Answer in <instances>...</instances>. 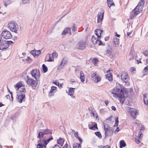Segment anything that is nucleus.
<instances>
[{"label": "nucleus", "mask_w": 148, "mask_h": 148, "mask_svg": "<svg viewBox=\"0 0 148 148\" xmlns=\"http://www.w3.org/2000/svg\"><path fill=\"white\" fill-rule=\"evenodd\" d=\"M113 90L115 92H118V93H115L112 92V93L114 95L115 97L119 98L120 102L123 103L125 100V96L124 94L125 92L124 87L121 88V86L119 84L118 85L116 86Z\"/></svg>", "instance_id": "obj_1"}, {"label": "nucleus", "mask_w": 148, "mask_h": 148, "mask_svg": "<svg viewBox=\"0 0 148 148\" xmlns=\"http://www.w3.org/2000/svg\"><path fill=\"white\" fill-rule=\"evenodd\" d=\"M145 1L140 0L137 6L131 11L130 13V18L133 19L143 10V6L144 5Z\"/></svg>", "instance_id": "obj_2"}, {"label": "nucleus", "mask_w": 148, "mask_h": 148, "mask_svg": "<svg viewBox=\"0 0 148 148\" xmlns=\"http://www.w3.org/2000/svg\"><path fill=\"white\" fill-rule=\"evenodd\" d=\"M121 79L123 82L125 83L127 85H129L130 80L128 74L125 72H122L121 74Z\"/></svg>", "instance_id": "obj_3"}, {"label": "nucleus", "mask_w": 148, "mask_h": 148, "mask_svg": "<svg viewBox=\"0 0 148 148\" xmlns=\"http://www.w3.org/2000/svg\"><path fill=\"white\" fill-rule=\"evenodd\" d=\"M8 27L11 31L17 33V31L18 28V26L14 22L11 21L9 22L8 24Z\"/></svg>", "instance_id": "obj_4"}, {"label": "nucleus", "mask_w": 148, "mask_h": 148, "mask_svg": "<svg viewBox=\"0 0 148 148\" xmlns=\"http://www.w3.org/2000/svg\"><path fill=\"white\" fill-rule=\"evenodd\" d=\"M27 80L26 81L27 84L29 86H32L33 88L35 89L38 84V82L29 78V76L27 77Z\"/></svg>", "instance_id": "obj_5"}, {"label": "nucleus", "mask_w": 148, "mask_h": 148, "mask_svg": "<svg viewBox=\"0 0 148 148\" xmlns=\"http://www.w3.org/2000/svg\"><path fill=\"white\" fill-rule=\"evenodd\" d=\"M32 76L34 77L37 81H39L40 77V73L38 69H33L30 72Z\"/></svg>", "instance_id": "obj_6"}, {"label": "nucleus", "mask_w": 148, "mask_h": 148, "mask_svg": "<svg viewBox=\"0 0 148 148\" xmlns=\"http://www.w3.org/2000/svg\"><path fill=\"white\" fill-rule=\"evenodd\" d=\"M87 45V43L86 41L80 40L78 42L77 47L78 49L82 50L85 48Z\"/></svg>", "instance_id": "obj_7"}, {"label": "nucleus", "mask_w": 148, "mask_h": 148, "mask_svg": "<svg viewBox=\"0 0 148 148\" xmlns=\"http://www.w3.org/2000/svg\"><path fill=\"white\" fill-rule=\"evenodd\" d=\"M2 36L5 39H8L12 38V35L10 32L6 30L3 31L1 33Z\"/></svg>", "instance_id": "obj_8"}, {"label": "nucleus", "mask_w": 148, "mask_h": 148, "mask_svg": "<svg viewBox=\"0 0 148 148\" xmlns=\"http://www.w3.org/2000/svg\"><path fill=\"white\" fill-rule=\"evenodd\" d=\"M91 77L93 81L96 83L100 82L101 79L100 77L97 75L95 73H93L92 74Z\"/></svg>", "instance_id": "obj_9"}, {"label": "nucleus", "mask_w": 148, "mask_h": 148, "mask_svg": "<svg viewBox=\"0 0 148 148\" xmlns=\"http://www.w3.org/2000/svg\"><path fill=\"white\" fill-rule=\"evenodd\" d=\"M6 40H2L0 42V50H3L8 48V45L6 43Z\"/></svg>", "instance_id": "obj_10"}, {"label": "nucleus", "mask_w": 148, "mask_h": 148, "mask_svg": "<svg viewBox=\"0 0 148 148\" xmlns=\"http://www.w3.org/2000/svg\"><path fill=\"white\" fill-rule=\"evenodd\" d=\"M25 97V94H22L21 93H18L17 95L16 98L17 101L20 103H22L23 99Z\"/></svg>", "instance_id": "obj_11"}, {"label": "nucleus", "mask_w": 148, "mask_h": 148, "mask_svg": "<svg viewBox=\"0 0 148 148\" xmlns=\"http://www.w3.org/2000/svg\"><path fill=\"white\" fill-rule=\"evenodd\" d=\"M104 12H99L97 14V22L101 23L102 21L104 16Z\"/></svg>", "instance_id": "obj_12"}, {"label": "nucleus", "mask_w": 148, "mask_h": 148, "mask_svg": "<svg viewBox=\"0 0 148 148\" xmlns=\"http://www.w3.org/2000/svg\"><path fill=\"white\" fill-rule=\"evenodd\" d=\"M67 63V61L64 58H63L62 60V61L59 65V66L58 67L57 69H62L65 65Z\"/></svg>", "instance_id": "obj_13"}, {"label": "nucleus", "mask_w": 148, "mask_h": 148, "mask_svg": "<svg viewBox=\"0 0 148 148\" xmlns=\"http://www.w3.org/2000/svg\"><path fill=\"white\" fill-rule=\"evenodd\" d=\"M56 87L54 86H52L51 87V88L49 94V96L50 97L53 96L54 94L56 91Z\"/></svg>", "instance_id": "obj_14"}, {"label": "nucleus", "mask_w": 148, "mask_h": 148, "mask_svg": "<svg viewBox=\"0 0 148 148\" xmlns=\"http://www.w3.org/2000/svg\"><path fill=\"white\" fill-rule=\"evenodd\" d=\"M113 132V130L112 128H111L108 130L106 131L105 132V134L106 136H110L112 135Z\"/></svg>", "instance_id": "obj_15"}, {"label": "nucleus", "mask_w": 148, "mask_h": 148, "mask_svg": "<svg viewBox=\"0 0 148 148\" xmlns=\"http://www.w3.org/2000/svg\"><path fill=\"white\" fill-rule=\"evenodd\" d=\"M102 32L103 31L100 29H97L95 30V34L97 36L98 38H101V35Z\"/></svg>", "instance_id": "obj_16"}, {"label": "nucleus", "mask_w": 148, "mask_h": 148, "mask_svg": "<svg viewBox=\"0 0 148 148\" xmlns=\"http://www.w3.org/2000/svg\"><path fill=\"white\" fill-rule=\"evenodd\" d=\"M90 115L91 116L92 115L95 118V117L96 119L97 120L99 119L97 112L95 110H94L91 111L90 112Z\"/></svg>", "instance_id": "obj_17"}, {"label": "nucleus", "mask_w": 148, "mask_h": 148, "mask_svg": "<svg viewBox=\"0 0 148 148\" xmlns=\"http://www.w3.org/2000/svg\"><path fill=\"white\" fill-rule=\"evenodd\" d=\"M23 84L22 82H18L17 83L16 85L14 86V87L16 89V90H18L19 88H21V86H23Z\"/></svg>", "instance_id": "obj_18"}, {"label": "nucleus", "mask_w": 148, "mask_h": 148, "mask_svg": "<svg viewBox=\"0 0 148 148\" xmlns=\"http://www.w3.org/2000/svg\"><path fill=\"white\" fill-rule=\"evenodd\" d=\"M71 29V28H69V27H67L65 28L64 29L62 32V34H66L69 33V32H70L69 34H71V32L70 30Z\"/></svg>", "instance_id": "obj_19"}, {"label": "nucleus", "mask_w": 148, "mask_h": 148, "mask_svg": "<svg viewBox=\"0 0 148 148\" xmlns=\"http://www.w3.org/2000/svg\"><path fill=\"white\" fill-rule=\"evenodd\" d=\"M53 139V138L52 136L51 135H50V137L48 138L47 139L45 140L44 139V144L45 145H46L50 141Z\"/></svg>", "instance_id": "obj_20"}, {"label": "nucleus", "mask_w": 148, "mask_h": 148, "mask_svg": "<svg viewBox=\"0 0 148 148\" xmlns=\"http://www.w3.org/2000/svg\"><path fill=\"white\" fill-rule=\"evenodd\" d=\"M64 141V140L63 139L60 138L57 140V143L62 146L63 145Z\"/></svg>", "instance_id": "obj_21"}, {"label": "nucleus", "mask_w": 148, "mask_h": 148, "mask_svg": "<svg viewBox=\"0 0 148 148\" xmlns=\"http://www.w3.org/2000/svg\"><path fill=\"white\" fill-rule=\"evenodd\" d=\"M80 79L81 80L82 82H84L85 80V77H84V74L82 71H81L80 72Z\"/></svg>", "instance_id": "obj_22"}, {"label": "nucleus", "mask_w": 148, "mask_h": 148, "mask_svg": "<svg viewBox=\"0 0 148 148\" xmlns=\"http://www.w3.org/2000/svg\"><path fill=\"white\" fill-rule=\"evenodd\" d=\"M120 148H122L123 147H125L126 146V144L125 141L123 140H121L120 141Z\"/></svg>", "instance_id": "obj_23"}, {"label": "nucleus", "mask_w": 148, "mask_h": 148, "mask_svg": "<svg viewBox=\"0 0 148 148\" xmlns=\"http://www.w3.org/2000/svg\"><path fill=\"white\" fill-rule=\"evenodd\" d=\"M106 78H107L109 81H111L112 80V74L111 73H109L106 75Z\"/></svg>", "instance_id": "obj_24"}, {"label": "nucleus", "mask_w": 148, "mask_h": 148, "mask_svg": "<svg viewBox=\"0 0 148 148\" xmlns=\"http://www.w3.org/2000/svg\"><path fill=\"white\" fill-rule=\"evenodd\" d=\"M98 40L96 38V37H95L94 36H92V41L94 44H96Z\"/></svg>", "instance_id": "obj_25"}, {"label": "nucleus", "mask_w": 148, "mask_h": 148, "mask_svg": "<svg viewBox=\"0 0 148 148\" xmlns=\"http://www.w3.org/2000/svg\"><path fill=\"white\" fill-rule=\"evenodd\" d=\"M20 92L19 93H21L22 94H25V93L26 92V90L24 87L21 88L19 89Z\"/></svg>", "instance_id": "obj_26"}, {"label": "nucleus", "mask_w": 148, "mask_h": 148, "mask_svg": "<svg viewBox=\"0 0 148 148\" xmlns=\"http://www.w3.org/2000/svg\"><path fill=\"white\" fill-rule=\"evenodd\" d=\"M112 51V49L110 46H108L106 52V54H110Z\"/></svg>", "instance_id": "obj_27"}, {"label": "nucleus", "mask_w": 148, "mask_h": 148, "mask_svg": "<svg viewBox=\"0 0 148 148\" xmlns=\"http://www.w3.org/2000/svg\"><path fill=\"white\" fill-rule=\"evenodd\" d=\"M12 2L9 0H5L4 2V5L5 7H7V5L11 4Z\"/></svg>", "instance_id": "obj_28"}, {"label": "nucleus", "mask_w": 148, "mask_h": 148, "mask_svg": "<svg viewBox=\"0 0 148 148\" xmlns=\"http://www.w3.org/2000/svg\"><path fill=\"white\" fill-rule=\"evenodd\" d=\"M40 143H38L37 145V148H46V145H45V146H44L42 145V143H41L40 140Z\"/></svg>", "instance_id": "obj_29"}, {"label": "nucleus", "mask_w": 148, "mask_h": 148, "mask_svg": "<svg viewBox=\"0 0 148 148\" xmlns=\"http://www.w3.org/2000/svg\"><path fill=\"white\" fill-rule=\"evenodd\" d=\"M73 148H81V145L80 144H78L77 143H74L73 145Z\"/></svg>", "instance_id": "obj_30"}, {"label": "nucleus", "mask_w": 148, "mask_h": 148, "mask_svg": "<svg viewBox=\"0 0 148 148\" xmlns=\"http://www.w3.org/2000/svg\"><path fill=\"white\" fill-rule=\"evenodd\" d=\"M113 42L114 44L118 45L119 42V39L118 38H115L113 39Z\"/></svg>", "instance_id": "obj_31"}, {"label": "nucleus", "mask_w": 148, "mask_h": 148, "mask_svg": "<svg viewBox=\"0 0 148 148\" xmlns=\"http://www.w3.org/2000/svg\"><path fill=\"white\" fill-rule=\"evenodd\" d=\"M89 128L91 130H94L95 128L97 129V125L96 123H95L92 126H89Z\"/></svg>", "instance_id": "obj_32"}, {"label": "nucleus", "mask_w": 148, "mask_h": 148, "mask_svg": "<svg viewBox=\"0 0 148 148\" xmlns=\"http://www.w3.org/2000/svg\"><path fill=\"white\" fill-rule=\"evenodd\" d=\"M108 4V6L109 7H110L112 5H114V4L113 2V1L111 0H107Z\"/></svg>", "instance_id": "obj_33"}, {"label": "nucleus", "mask_w": 148, "mask_h": 148, "mask_svg": "<svg viewBox=\"0 0 148 148\" xmlns=\"http://www.w3.org/2000/svg\"><path fill=\"white\" fill-rule=\"evenodd\" d=\"M42 69L43 71L45 72H46L48 71V68L46 65L43 64L42 65Z\"/></svg>", "instance_id": "obj_34"}, {"label": "nucleus", "mask_w": 148, "mask_h": 148, "mask_svg": "<svg viewBox=\"0 0 148 148\" xmlns=\"http://www.w3.org/2000/svg\"><path fill=\"white\" fill-rule=\"evenodd\" d=\"M44 134H52V131L48 129H46L45 130L44 132Z\"/></svg>", "instance_id": "obj_35"}, {"label": "nucleus", "mask_w": 148, "mask_h": 148, "mask_svg": "<svg viewBox=\"0 0 148 148\" xmlns=\"http://www.w3.org/2000/svg\"><path fill=\"white\" fill-rule=\"evenodd\" d=\"M141 140L138 138V137H136L135 138L134 141L137 144H139L141 142Z\"/></svg>", "instance_id": "obj_36"}, {"label": "nucleus", "mask_w": 148, "mask_h": 148, "mask_svg": "<svg viewBox=\"0 0 148 148\" xmlns=\"http://www.w3.org/2000/svg\"><path fill=\"white\" fill-rule=\"evenodd\" d=\"M95 135L97 136L99 138H101L102 137L100 132H95Z\"/></svg>", "instance_id": "obj_37"}, {"label": "nucleus", "mask_w": 148, "mask_h": 148, "mask_svg": "<svg viewBox=\"0 0 148 148\" xmlns=\"http://www.w3.org/2000/svg\"><path fill=\"white\" fill-rule=\"evenodd\" d=\"M134 110H131V112H130V114L132 116L133 118L135 119L136 118V116L134 115Z\"/></svg>", "instance_id": "obj_38"}, {"label": "nucleus", "mask_w": 148, "mask_h": 148, "mask_svg": "<svg viewBox=\"0 0 148 148\" xmlns=\"http://www.w3.org/2000/svg\"><path fill=\"white\" fill-rule=\"evenodd\" d=\"M51 55L52 56V57L53 58H56L58 56V54L55 51H54L52 54H51Z\"/></svg>", "instance_id": "obj_39"}, {"label": "nucleus", "mask_w": 148, "mask_h": 148, "mask_svg": "<svg viewBox=\"0 0 148 148\" xmlns=\"http://www.w3.org/2000/svg\"><path fill=\"white\" fill-rule=\"evenodd\" d=\"M119 123V121H118V118L117 117L115 119V125H114V126H116L117 127Z\"/></svg>", "instance_id": "obj_40"}, {"label": "nucleus", "mask_w": 148, "mask_h": 148, "mask_svg": "<svg viewBox=\"0 0 148 148\" xmlns=\"http://www.w3.org/2000/svg\"><path fill=\"white\" fill-rule=\"evenodd\" d=\"M143 136V134L142 133H141L140 131L139 133L138 134V135L137 137H138V138H139L141 140H142V138Z\"/></svg>", "instance_id": "obj_41"}, {"label": "nucleus", "mask_w": 148, "mask_h": 148, "mask_svg": "<svg viewBox=\"0 0 148 148\" xmlns=\"http://www.w3.org/2000/svg\"><path fill=\"white\" fill-rule=\"evenodd\" d=\"M22 1L24 4L29 3L30 2V0H22Z\"/></svg>", "instance_id": "obj_42"}, {"label": "nucleus", "mask_w": 148, "mask_h": 148, "mask_svg": "<svg viewBox=\"0 0 148 148\" xmlns=\"http://www.w3.org/2000/svg\"><path fill=\"white\" fill-rule=\"evenodd\" d=\"M52 56L51 55V54H49V59L47 60L49 62H52V61L53 60V57H52Z\"/></svg>", "instance_id": "obj_43"}, {"label": "nucleus", "mask_w": 148, "mask_h": 148, "mask_svg": "<svg viewBox=\"0 0 148 148\" xmlns=\"http://www.w3.org/2000/svg\"><path fill=\"white\" fill-rule=\"evenodd\" d=\"M35 51L36 52L35 56H38L40 55L41 52L40 51Z\"/></svg>", "instance_id": "obj_44"}, {"label": "nucleus", "mask_w": 148, "mask_h": 148, "mask_svg": "<svg viewBox=\"0 0 148 148\" xmlns=\"http://www.w3.org/2000/svg\"><path fill=\"white\" fill-rule=\"evenodd\" d=\"M6 42H7L6 43H7V45H8V47H9V45L11 44L12 45L13 44V42L11 41H6Z\"/></svg>", "instance_id": "obj_45"}, {"label": "nucleus", "mask_w": 148, "mask_h": 148, "mask_svg": "<svg viewBox=\"0 0 148 148\" xmlns=\"http://www.w3.org/2000/svg\"><path fill=\"white\" fill-rule=\"evenodd\" d=\"M74 89L75 88H70L69 90V92L73 93L74 91Z\"/></svg>", "instance_id": "obj_46"}, {"label": "nucleus", "mask_w": 148, "mask_h": 148, "mask_svg": "<svg viewBox=\"0 0 148 148\" xmlns=\"http://www.w3.org/2000/svg\"><path fill=\"white\" fill-rule=\"evenodd\" d=\"M30 53L31 54L33 55L34 56H35L36 52L34 50H32L31 51Z\"/></svg>", "instance_id": "obj_47"}, {"label": "nucleus", "mask_w": 148, "mask_h": 148, "mask_svg": "<svg viewBox=\"0 0 148 148\" xmlns=\"http://www.w3.org/2000/svg\"><path fill=\"white\" fill-rule=\"evenodd\" d=\"M27 61V62H30V61L32 60V59L29 56H28L25 59Z\"/></svg>", "instance_id": "obj_48"}, {"label": "nucleus", "mask_w": 148, "mask_h": 148, "mask_svg": "<svg viewBox=\"0 0 148 148\" xmlns=\"http://www.w3.org/2000/svg\"><path fill=\"white\" fill-rule=\"evenodd\" d=\"M68 95H70L72 98H74L75 96H73V93L69 92V93H68Z\"/></svg>", "instance_id": "obj_49"}, {"label": "nucleus", "mask_w": 148, "mask_h": 148, "mask_svg": "<svg viewBox=\"0 0 148 148\" xmlns=\"http://www.w3.org/2000/svg\"><path fill=\"white\" fill-rule=\"evenodd\" d=\"M98 61L96 59H95L93 60V63L94 65H96Z\"/></svg>", "instance_id": "obj_50"}, {"label": "nucleus", "mask_w": 148, "mask_h": 148, "mask_svg": "<svg viewBox=\"0 0 148 148\" xmlns=\"http://www.w3.org/2000/svg\"><path fill=\"white\" fill-rule=\"evenodd\" d=\"M75 137L77 138H78V137H79L78 135V132H75Z\"/></svg>", "instance_id": "obj_51"}, {"label": "nucleus", "mask_w": 148, "mask_h": 148, "mask_svg": "<svg viewBox=\"0 0 148 148\" xmlns=\"http://www.w3.org/2000/svg\"><path fill=\"white\" fill-rule=\"evenodd\" d=\"M104 127L106 128H106H110L109 125L107 124H104Z\"/></svg>", "instance_id": "obj_52"}, {"label": "nucleus", "mask_w": 148, "mask_h": 148, "mask_svg": "<svg viewBox=\"0 0 148 148\" xmlns=\"http://www.w3.org/2000/svg\"><path fill=\"white\" fill-rule=\"evenodd\" d=\"M144 70L145 72H148V65L144 68Z\"/></svg>", "instance_id": "obj_53"}, {"label": "nucleus", "mask_w": 148, "mask_h": 148, "mask_svg": "<svg viewBox=\"0 0 148 148\" xmlns=\"http://www.w3.org/2000/svg\"><path fill=\"white\" fill-rule=\"evenodd\" d=\"M144 103L147 106H148V99L145 100H144Z\"/></svg>", "instance_id": "obj_54"}, {"label": "nucleus", "mask_w": 148, "mask_h": 148, "mask_svg": "<svg viewBox=\"0 0 148 148\" xmlns=\"http://www.w3.org/2000/svg\"><path fill=\"white\" fill-rule=\"evenodd\" d=\"M145 129V128L144 127V125H142L141 126L140 129V131H141V130H144Z\"/></svg>", "instance_id": "obj_55"}, {"label": "nucleus", "mask_w": 148, "mask_h": 148, "mask_svg": "<svg viewBox=\"0 0 148 148\" xmlns=\"http://www.w3.org/2000/svg\"><path fill=\"white\" fill-rule=\"evenodd\" d=\"M112 71V70L111 68H110L106 72L107 73H109L111 71Z\"/></svg>", "instance_id": "obj_56"}, {"label": "nucleus", "mask_w": 148, "mask_h": 148, "mask_svg": "<svg viewBox=\"0 0 148 148\" xmlns=\"http://www.w3.org/2000/svg\"><path fill=\"white\" fill-rule=\"evenodd\" d=\"M99 42V45H103L102 43V42L101 40H98Z\"/></svg>", "instance_id": "obj_57"}, {"label": "nucleus", "mask_w": 148, "mask_h": 148, "mask_svg": "<svg viewBox=\"0 0 148 148\" xmlns=\"http://www.w3.org/2000/svg\"><path fill=\"white\" fill-rule=\"evenodd\" d=\"M134 115L136 116V115H138V113L137 111V110H134Z\"/></svg>", "instance_id": "obj_58"}, {"label": "nucleus", "mask_w": 148, "mask_h": 148, "mask_svg": "<svg viewBox=\"0 0 148 148\" xmlns=\"http://www.w3.org/2000/svg\"><path fill=\"white\" fill-rule=\"evenodd\" d=\"M77 27H73V28L72 30L73 32H75L77 30Z\"/></svg>", "instance_id": "obj_59"}, {"label": "nucleus", "mask_w": 148, "mask_h": 148, "mask_svg": "<svg viewBox=\"0 0 148 148\" xmlns=\"http://www.w3.org/2000/svg\"><path fill=\"white\" fill-rule=\"evenodd\" d=\"M119 130V127H117L114 132V133H116V132H118Z\"/></svg>", "instance_id": "obj_60"}, {"label": "nucleus", "mask_w": 148, "mask_h": 148, "mask_svg": "<svg viewBox=\"0 0 148 148\" xmlns=\"http://www.w3.org/2000/svg\"><path fill=\"white\" fill-rule=\"evenodd\" d=\"M111 108L114 111L116 110V108H115V107H114V106H112Z\"/></svg>", "instance_id": "obj_61"}, {"label": "nucleus", "mask_w": 148, "mask_h": 148, "mask_svg": "<svg viewBox=\"0 0 148 148\" xmlns=\"http://www.w3.org/2000/svg\"><path fill=\"white\" fill-rule=\"evenodd\" d=\"M88 110H89L90 111V112L91 111L94 110L93 109H92V107H90L88 108Z\"/></svg>", "instance_id": "obj_62"}, {"label": "nucleus", "mask_w": 148, "mask_h": 148, "mask_svg": "<svg viewBox=\"0 0 148 148\" xmlns=\"http://www.w3.org/2000/svg\"><path fill=\"white\" fill-rule=\"evenodd\" d=\"M68 146V145L66 143L65 144V145L64 146V147L63 148H68L67 147Z\"/></svg>", "instance_id": "obj_63"}, {"label": "nucleus", "mask_w": 148, "mask_h": 148, "mask_svg": "<svg viewBox=\"0 0 148 148\" xmlns=\"http://www.w3.org/2000/svg\"><path fill=\"white\" fill-rule=\"evenodd\" d=\"M110 146H109L108 145L103 147V148H110Z\"/></svg>", "instance_id": "obj_64"}]
</instances>
